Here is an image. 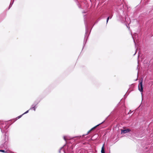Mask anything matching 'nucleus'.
Wrapping results in <instances>:
<instances>
[{"label":"nucleus","mask_w":153,"mask_h":153,"mask_svg":"<svg viewBox=\"0 0 153 153\" xmlns=\"http://www.w3.org/2000/svg\"><path fill=\"white\" fill-rule=\"evenodd\" d=\"M103 122H102L101 123L99 124L98 125H97L96 126H94L93 128H92L89 131H88L87 133V134H88L90 132L92 131L94 129H95L97 126H98L99 125H100V124L102 123H103Z\"/></svg>","instance_id":"nucleus-3"},{"label":"nucleus","mask_w":153,"mask_h":153,"mask_svg":"<svg viewBox=\"0 0 153 153\" xmlns=\"http://www.w3.org/2000/svg\"><path fill=\"white\" fill-rule=\"evenodd\" d=\"M72 148H71V150L70 151L68 149H67V152H68V153H71L72 152Z\"/></svg>","instance_id":"nucleus-8"},{"label":"nucleus","mask_w":153,"mask_h":153,"mask_svg":"<svg viewBox=\"0 0 153 153\" xmlns=\"http://www.w3.org/2000/svg\"><path fill=\"white\" fill-rule=\"evenodd\" d=\"M112 15H111V17H110V16H109V17H108L107 18V21H106L107 23H108V20H109V18L111 19V17H112Z\"/></svg>","instance_id":"nucleus-7"},{"label":"nucleus","mask_w":153,"mask_h":153,"mask_svg":"<svg viewBox=\"0 0 153 153\" xmlns=\"http://www.w3.org/2000/svg\"><path fill=\"white\" fill-rule=\"evenodd\" d=\"M13 2H12V3H10V6H9V7H11L12 4H13Z\"/></svg>","instance_id":"nucleus-12"},{"label":"nucleus","mask_w":153,"mask_h":153,"mask_svg":"<svg viewBox=\"0 0 153 153\" xmlns=\"http://www.w3.org/2000/svg\"><path fill=\"white\" fill-rule=\"evenodd\" d=\"M66 137H65V136H64V140H66Z\"/></svg>","instance_id":"nucleus-13"},{"label":"nucleus","mask_w":153,"mask_h":153,"mask_svg":"<svg viewBox=\"0 0 153 153\" xmlns=\"http://www.w3.org/2000/svg\"><path fill=\"white\" fill-rule=\"evenodd\" d=\"M1 132H3V131H2V130H1Z\"/></svg>","instance_id":"nucleus-14"},{"label":"nucleus","mask_w":153,"mask_h":153,"mask_svg":"<svg viewBox=\"0 0 153 153\" xmlns=\"http://www.w3.org/2000/svg\"><path fill=\"white\" fill-rule=\"evenodd\" d=\"M143 80H141L140 82L138 85V88L139 90L141 92V94H142V92L143 91V86L142 84Z\"/></svg>","instance_id":"nucleus-1"},{"label":"nucleus","mask_w":153,"mask_h":153,"mask_svg":"<svg viewBox=\"0 0 153 153\" xmlns=\"http://www.w3.org/2000/svg\"><path fill=\"white\" fill-rule=\"evenodd\" d=\"M0 123H1L0 122Z\"/></svg>","instance_id":"nucleus-16"},{"label":"nucleus","mask_w":153,"mask_h":153,"mask_svg":"<svg viewBox=\"0 0 153 153\" xmlns=\"http://www.w3.org/2000/svg\"><path fill=\"white\" fill-rule=\"evenodd\" d=\"M0 152H6V151H5L4 150H0Z\"/></svg>","instance_id":"nucleus-10"},{"label":"nucleus","mask_w":153,"mask_h":153,"mask_svg":"<svg viewBox=\"0 0 153 153\" xmlns=\"http://www.w3.org/2000/svg\"><path fill=\"white\" fill-rule=\"evenodd\" d=\"M23 115H22V114L18 117L16 118L17 119H19Z\"/></svg>","instance_id":"nucleus-9"},{"label":"nucleus","mask_w":153,"mask_h":153,"mask_svg":"<svg viewBox=\"0 0 153 153\" xmlns=\"http://www.w3.org/2000/svg\"><path fill=\"white\" fill-rule=\"evenodd\" d=\"M36 105L33 104L32 105L30 109H33V110L35 111H36V108L35 106Z\"/></svg>","instance_id":"nucleus-5"},{"label":"nucleus","mask_w":153,"mask_h":153,"mask_svg":"<svg viewBox=\"0 0 153 153\" xmlns=\"http://www.w3.org/2000/svg\"><path fill=\"white\" fill-rule=\"evenodd\" d=\"M28 111H29V110L27 111H26L24 113H23L22 114V115H24V114H26L27 113H28Z\"/></svg>","instance_id":"nucleus-11"},{"label":"nucleus","mask_w":153,"mask_h":153,"mask_svg":"<svg viewBox=\"0 0 153 153\" xmlns=\"http://www.w3.org/2000/svg\"><path fill=\"white\" fill-rule=\"evenodd\" d=\"M130 131V130L128 129L122 130L121 131V134H125Z\"/></svg>","instance_id":"nucleus-4"},{"label":"nucleus","mask_w":153,"mask_h":153,"mask_svg":"<svg viewBox=\"0 0 153 153\" xmlns=\"http://www.w3.org/2000/svg\"><path fill=\"white\" fill-rule=\"evenodd\" d=\"M7 137L6 135H4L1 141V143L3 146H4V144L7 142Z\"/></svg>","instance_id":"nucleus-2"},{"label":"nucleus","mask_w":153,"mask_h":153,"mask_svg":"<svg viewBox=\"0 0 153 153\" xmlns=\"http://www.w3.org/2000/svg\"><path fill=\"white\" fill-rule=\"evenodd\" d=\"M7 153H9H9H8V152H7Z\"/></svg>","instance_id":"nucleus-15"},{"label":"nucleus","mask_w":153,"mask_h":153,"mask_svg":"<svg viewBox=\"0 0 153 153\" xmlns=\"http://www.w3.org/2000/svg\"><path fill=\"white\" fill-rule=\"evenodd\" d=\"M101 153H105L104 147V145H103L102 147V148L101 150Z\"/></svg>","instance_id":"nucleus-6"}]
</instances>
